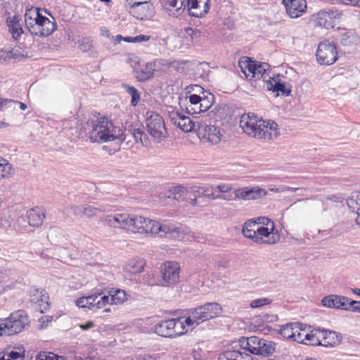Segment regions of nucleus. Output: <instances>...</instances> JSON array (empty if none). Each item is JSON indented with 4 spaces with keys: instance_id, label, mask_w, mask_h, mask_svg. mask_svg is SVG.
I'll return each instance as SVG.
<instances>
[{
    "instance_id": "1",
    "label": "nucleus",
    "mask_w": 360,
    "mask_h": 360,
    "mask_svg": "<svg viewBox=\"0 0 360 360\" xmlns=\"http://www.w3.org/2000/svg\"><path fill=\"white\" fill-rule=\"evenodd\" d=\"M239 126L250 137L266 142L280 136L277 123L259 119L252 113H245L240 119Z\"/></svg>"
},
{
    "instance_id": "2",
    "label": "nucleus",
    "mask_w": 360,
    "mask_h": 360,
    "mask_svg": "<svg viewBox=\"0 0 360 360\" xmlns=\"http://www.w3.org/2000/svg\"><path fill=\"white\" fill-rule=\"evenodd\" d=\"M131 232L151 234L161 233V236L169 235V237L180 239L187 233V230L176 224H160L159 222L148 218L132 214Z\"/></svg>"
},
{
    "instance_id": "3",
    "label": "nucleus",
    "mask_w": 360,
    "mask_h": 360,
    "mask_svg": "<svg viewBox=\"0 0 360 360\" xmlns=\"http://www.w3.org/2000/svg\"><path fill=\"white\" fill-rule=\"evenodd\" d=\"M91 142L103 143L119 139L124 141L122 134H116V128L106 117L88 121L85 127Z\"/></svg>"
},
{
    "instance_id": "4",
    "label": "nucleus",
    "mask_w": 360,
    "mask_h": 360,
    "mask_svg": "<svg viewBox=\"0 0 360 360\" xmlns=\"http://www.w3.org/2000/svg\"><path fill=\"white\" fill-rule=\"evenodd\" d=\"M25 23L29 32L38 37H48L57 28L54 20L44 16L38 8H31L25 13ZM53 20L54 18L51 17Z\"/></svg>"
},
{
    "instance_id": "5",
    "label": "nucleus",
    "mask_w": 360,
    "mask_h": 360,
    "mask_svg": "<svg viewBox=\"0 0 360 360\" xmlns=\"http://www.w3.org/2000/svg\"><path fill=\"white\" fill-rule=\"evenodd\" d=\"M221 311L222 309L218 303H206L195 309H191L188 312V316L184 318V321L188 330L195 328L204 321L218 316Z\"/></svg>"
},
{
    "instance_id": "6",
    "label": "nucleus",
    "mask_w": 360,
    "mask_h": 360,
    "mask_svg": "<svg viewBox=\"0 0 360 360\" xmlns=\"http://www.w3.org/2000/svg\"><path fill=\"white\" fill-rule=\"evenodd\" d=\"M210 0H165V5L177 12L188 8L191 15L200 18L207 13Z\"/></svg>"
},
{
    "instance_id": "7",
    "label": "nucleus",
    "mask_w": 360,
    "mask_h": 360,
    "mask_svg": "<svg viewBox=\"0 0 360 360\" xmlns=\"http://www.w3.org/2000/svg\"><path fill=\"white\" fill-rule=\"evenodd\" d=\"M155 332L165 338H176L188 332L184 317L164 320L155 326Z\"/></svg>"
},
{
    "instance_id": "8",
    "label": "nucleus",
    "mask_w": 360,
    "mask_h": 360,
    "mask_svg": "<svg viewBox=\"0 0 360 360\" xmlns=\"http://www.w3.org/2000/svg\"><path fill=\"white\" fill-rule=\"evenodd\" d=\"M146 126L148 133L156 143H160L168 136L163 118L155 112H146Z\"/></svg>"
},
{
    "instance_id": "9",
    "label": "nucleus",
    "mask_w": 360,
    "mask_h": 360,
    "mask_svg": "<svg viewBox=\"0 0 360 360\" xmlns=\"http://www.w3.org/2000/svg\"><path fill=\"white\" fill-rule=\"evenodd\" d=\"M28 325V318L25 311L22 310L15 311L4 319L1 320L4 333L12 335L20 333Z\"/></svg>"
},
{
    "instance_id": "10",
    "label": "nucleus",
    "mask_w": 360,
    "mask_h": 360,
    "mask_svg": "<svg viewBox=\"0 0 360 360\" xmlns=\"http://www.w3.org/2000/svg\"><path fill=\"white\" fill-rule=\"evenodd\" d=\"M316 56L321 65H332L338 59L336 46L333 42L325 40L319 44Z\"/></svg>"
},
{
    "instance_id": "11",
    "label": "nucleus",
    "mask_w": 360,
    "mask_h": 360,
    "mask_svg": "<svg viewBox=\"0 0 360 360\" xmlns=\"http://www.w3.org/2000/svg\"><path fill=\"white\" fill-rule=\"evenodd\" d=\"M341 16L342 13L335 8L322 10L314 15V23L316 26L328 30L334 27Z\"/></svg>"
},
{
    "instance_id": "12",
    "label": "nucleus",
    "mask_w": 360,
    "mask_h": 360,
    "mask_svg": "<svg viewBox=\"0 0 360 360\" xmlns=\"http://www.w3.org/2000/svg\"><path fill=\"white\" fill-rule=\"evenodd\" d=\"M103 294V292H96L89 296L80 297L77 300L76 305L82 308L101 309L109 302L108 296H105V294L101 296Z\"/></svg>"
},
{
    "instance_id": "13",
    "label": "nucleus",
    "mask_w": 360,
    "mask_h": 360,
    "mask_svg": "<svg viewBox=\"0 0 360 360\" xmlns=\"http://www.w3.org/2000/svg\"><path fill=\"white\" fill-rule=\"evenodd\" d=\"M256 231L257 233L255 243L274 245L280 240V235L275 228L274 223L269 226L258 227Z\"/></svg>"
},
{
    "instance_id": "14",
    "label": "nucleus",
    "mask_w": 360,
    "mask_h": 360,
    "mask_svg": "<svg viewBox=\"0 0 360 360\" xmlns=\"http://www.w3.org/2000/svg\"><path fill=\"white\" fill-rule=\"evenodd\" d=\"M169 118L172 124L184 132L197 131L198 123H195L189 117L178 110H172L169 112Z\"/></svg>"
},
{
    "instance_id": "15",
    "label": "nucleus",
    "mask_w": 360,
    "mask_h": 360,
    "mask_svg": "<svg viewBox=\"0 0 360 360\" xmlns=\"http://www.w3.org/2000/svg\"><path fill=\"white\" fill-rule=\"evenodd\" d=\"M161 273L162 285H174L179 280L180 266L174 262H167L163 264Z\"/></svg>"
},
{
    "instance_id": "16",
    "label": "nucleus",
    "mask_w": 360,
    "mask_h": 360,
    "mask_svg": "<svg viewBox=\"0 0 360 360\" xmlns=\"http://www.w3.org/2000/svg\"><path fill=\"white\" fill-rule=\"evenodd\" d=\"M297 331L294 342L312 346L318 343L316 328L311 329L310 326L297 322Z\"/></svg>"
},
{
    "instance_id": "17",
    "label": "nucleus",
    "mask_w": 360,
    "mask_h": 360,
    "mask_svg": "<svg viewBox=\"0 0 360 360\" xmlns=\"http://www.w3.org/2000/svg\"><path fill=\"white\" fill-rule=\"evenodd\" d=\"M234 200H251L263 198L267 195V191L259 186L243 187L233 191ZM233 198H231L232 200Z\"/></svg>"
},
{
    "instance_id": "18",
    "label": "nucleus",
    "mask_w": 360,
    "mask_h": 360,
    "mask_svg": "<svg viewBox=\"0 0 360 360\" xmlns=\"http://www.w3.org/2000/svg\"><path fill=\"white\" fill-rule=\"evenodd\" d=\"M318 343L315 346L334 347L340 343L342 337L333 330L316 328Z\"/></svg>"
},
{
    "instance_id": "19",
    "label": "nucleus",
    "mask_w": 360,
    "mask_h": 360,
    "mask_svg": "<svg viewBox=\"0 0 360 360\" xmlns=\"http://www.w3.org/2000/svg\"><path fill=\"white\" fill-rule=\"evenodd\" d=\"M129 13L135 18L140 20H148L151 19L155 13V7L151 1L143 4H138L134 6L127 8Z\"/></svg>"
},
{
    "instance_id": "20",
    "label": "nucleus",
    "mask_w": 360,
    "mask_h": 360,
    "mask_svg": "<svg viewBox=\"0 0 360 360\" xmlns=\"http://www.w3.org/2000/svg\"><path fill=\"white\" fill-rule=\"evenodd\" d=\"M171 195L168 198H172L178 201H186L192 206H196L198 195L194 190H188L184 186H179L174 187L171 191Z\"/></svg>"
},
{
    "instance_id": "21",
    "label": "nucleus",
    "mask_w": 360,
    "mask_h": 360,
    "mask_svg": "<svg viewBox=\"0 0 360 360\" xmlns=\"http://www.w3.org/2000/svg\"><path fill=\"white\" fill-rule=\"evenodd\" d=\"M30 301L37 311L44 313L49 308V297L43 290L32 286L30 289Z\"/></svg>"
},
{
    "instance_id": "22",
    "label": "nucleus",
    "mask_w": 360,
    "mask_h": 360,
    "mask_svg": "<svg viewBox=\"0 0 360 360\" xmlns=\"http://www.w3.org/2000/svg\"><path fill=\"white\" fill-rule=\"evenodd\" d=\"M197 131L204 139L212 145L218 144L221 141V134L219 127L198 123Z\"/></svg>"
},
{
    "instance_id": "23",
    "label": "nucleus",
    "mask_w": 360,
    "mask_h": 360,
    "mask_svg": "<svg viewBox=\"0 0 360 360\" xmlns=\"http://www.w3.org/2000/svg\"><path fill=\"white\" fill-rule=\"evenodd\" d=\"M70 209L75 216L79 217H86L88 218L95 216L98 212H105L110 210L105 206L95 207L90 205H71Z\"/></svg>"
},
{
    "instance_id": "24",
    "label": "nucleus",
    "mask_w": 360,
    "mask_h": 360,
    "mask_svg": "<svg viewBox=\"0 0 360 360\" xmlns=\"http://www.w3.org/2000/svg\"><path fill=\"white\" fill-rule=\"evenodd\" d=\"M288 15L292 18H296L302 15L307 9L305 0H283Z\"/></svg>"
},
{
    "instance_id": "25",
    "label": "nucleus",
    "mask_w": 360,
    "mask_h": 360,
    "mask_svg": "<svg viewBox=\"0 0 360 360\" xmlns=\"http://www.w3.org/2000/svg\"><path fill=\"white\" fill-rule=\"evenodd\" d=\"M351 300L341 295H330L323 297L322 304L328 307L349 310Z\"/></svg>"
},
{
    "instance_id": "26",
    "label": "nucleus",
    "mask_w": 360,
    "mask_h": 360,
    "mask_svg": "<svg viewBox=\"0 0 360 360\" xmlns=\"http://www.w3.org/2000/svg\"><path fill=\"white\" fill-rule=\"evenodd\" d=\"M262 339L257 336L241 337L238 339V345L243 349L257 355L261 345Z\"/></svg>"
},
{
    "instance_id": "27",
    "label": "nucleus",
    "mask_w": 360,
    "mask_h": 360,
    "mask_svg": "<svg viewBox=\"0 0 360 360\" xmlns=\"http://www.w3.org/2000/svg\"><path fill=\"white\" fill-rule=\"evenodd\" d=\"M46 217V211L42 207H36L27 212V219L30 226L39 227L42 224Z\"/></svg>"
},
{
    "instance_id": "28",
    "label": "nucleus",
    "mask_w": 360,
    "mask_h": 360,
    "mask_svg": "<svg viewBox=\"0 0 360 360\" xmlns=\"http://www.w3.org/2000/svg\"><path fill=\"white\" fill-rule=\"evenodd\" d=\"M264 86L269 91L281 92L283 95L288 96L290 93V91L286 89L284 82H281L280 75L269 77V79L266 81Z\"/></svg>"
},
{
    "instance_id": "29",
    "label": "nucleus",
    "mask_w": 360,
    "mask_h": 360,
    "mask_svg": "<svg viewBox=\"0 0 360 360\" xmlns=\"http://www.w3.org/2000/svg\"><path fill=\"white\" fill-rule=\"evenodd\" d=\"M338 37L342 45H349L359 41V37L354 30H347L346 28H338Z\"/></svg>"
},
{
    "instance_id": "30",
    "label": "nucleus",
    "mask_w": 360,
    "mask_h": 360,
    "mask_svg": "<svg viewBox=\"0 0 360 360\" xmlns=\"http://www.w3.org/2000/svg\"><path fill=\"white\" fill-rule=\"evenodd\" d=\"M182 36L186 39L185 46L190 47L196 42L200 37L201 32L199 30L193 29L191 27L184 28L181 32Z\"/></svg>"
},
{
    "instance_id": "31",
    "label": "nucleus",
    "mask_w": 360,
    "mask_h": 360,
    "mask_svg": "<svg viewBox=\"0 0 360 360\" xmlns=\"http://www.w3.org/2000/svg\"><path fill=\"white\" fill-rule=\"evenodd\" d=\"M6 22L13 38L18 39L23 32L18 17L16 15L9 17L7 18Z\"/></svg>"
},
{
    "instance_id": "32",
    "label": "nucleus",
    "mask_w": 360,
    "mask_h": 360,
    "mask_svg": "<svg viewBox=\"0 0 360 360\" xmlns=\"http://www.w3.org/2000/svg\"><path fill=\"white\" fill-rule=\"evenodd\" d=\"M109 302L107 304H120L127 301V294L121 289H111L108 290Z\"/></svg>"
},
{
    "instance_id": "33",
    "label": "nucleus",
    "mask_w": 360,
    "mask_h": 360,
    "mask_svg": "<svg viewBox=\"0 0 360 360\" xmlns=\"http://www.w3.org/2000/svg\"><path fill=\"white\" fill-rule=\"evenodd\" d=\"M186 98H188V103L186 105V112L188 114L200 113L199 108L200 107L201 95L193 94L186 96Z\"/></svg>"
},
{
    "instance_id": "34",
    "label": "nucleus",
    "mask_w": 360,
    "mask_h": 360,
    "mask_svg": "<svg viewBox=\"0 0 360 360\" xmlns=\"http://www.w3.org/2000/svg\"><path fill=\"white\" fill-rule=\"evenodd\" d=\"M145 262L141 259L134 258L129 260L124 266V271L129 274H139L143 270Z\"/></svg>"
},
{
    "instance_id": "35",
    "label": "nucleus",
    "mask_w": 360,
    "mask_h": 360,
    "mask_svg": "<svg viewBox=\"0 0 360 360\" xmlns=\"http://www.w3.org/2000/svg\"><path fill=\"white\" fill-rule=\"evenodd\" d=\"M219 360H253L252 356L245 352H242L238 350L225 352L219 357Z\"/></svg>"
},
{
    "instance_id": "36",
    "label": "nucleus",
    "mask_w": 360,
    "mask_h": 360,
    "mask_svg": "<svg viewBox=\"0 0 360 360\" xmlns=\"http://www.w3.org/2000/svg\"><path fill=\"white\" fill-rule=\"evenodd\" d=\"M255 61L251 60L249 58L245 57L244 60L239 61V66L241 71L244 73L245 77L250 80L253 79L252 75L255 71Z\"/></svg>"
},
{
    "instance_id": "37",
    "label": "nucleus",
    "mask_w": 360,
    "mask_h": 360,
    "mask_svg": "<svg viewBox=\"0 0 360 360\" xmlns=\"http://www.w3.org/2000/svg\"><path fill=\"white\" fill-rule=\"evenodd\" d=\"M257 228V225L253 222L252 219H248L243 225L242 233L245 238L255 242L257 238V232L256 230Z\"/></svg>"
},
{
    "instance_id": "38",
    "label": "nucleus",
    "mask_w": 360,
    "mask_h": 360,
    "mask_svg": "<svg viewBox=\"0 0 360 360\" xmlns=\"http://www.w3.org/2000/svg\"><path fill=\"white\" fill-rule=\"evenodd\" d=\"M349 208L358 215L356 221L360 224V192L354 193L347 200Z\"/></svg>"
},
{
    "instance_id": "39",
    "label": "nucleus",
    "mask_w": 360,
    "mask_h": 360,
    "mask_svg": "<svg viewBox=\"0 0 360 360\" xmlns=\"http://www.w3.org/2000/svg\"><path fill=\"white\" fill-rule=\"evenodd\" d=\"M155 63H147L146 64H143L140 68V70L137 72V77L139 78V79L144 81L153 77L155 71Z\"/></svg>"
},
{
    "instance_id": "40",
    "label": "nucleus",
    "mask_w": 360,
    "mask_h": 360,
    "mask_svg": "<svg viewBox=\"0 0 360 360\" xmlns=\"http://www.w3.org/2000/svg\"><path fill=\"white\" fill-rule=\"evenodd\" d=\"M276 350V343L262 339L261 345L259 346V349H258V352L257 355H260L263 356H269L274 353Z\"/></svg>"
},
{
    "instance_id": "41",
    "label": "nucleus",
    "mask_w": 360,
    "mask_h": 360,
    "mask_svg": "<svg viewBox=\"0 0 360 360\" xmlns=\"http://www.w3.org/2000/svg\"><path fill=\"white\" fill-rule=\"evenodd\" d=\"M24 357V349H19V351L6 350L0 352V360H23Z\"/></svg>"
},
{
    "instance_id": "42",
    "label": "nucleus",
    "mask_w": 360,
    "mask_h": 360,
    "mask_svg": "<svg viewBox=\"0 0 360 360\" xmlns=\"http://www.w3.org/2000/svg\"><path fill=\"white\" fill-rule=\"evenodd\" d=\"M107 225L114 229H122L123 222V213H116L107 215L105 218Z\"/></svg>"
},
{
    "instance_id": "43",
    "label": "nucleus",
    "mask_w": 360,
    "mask_h": 360,
    "mask_svg": "<svg viewBox=\"0 0 360 360\" xmlns=\"http://www.w3.org/2000/svg\"><path fill=\"white\" fill-rule=\"evenodd\" d=\"M293 330L297 331V322L288 323L283 325L280 328V334L285 338L293 341Z\"/></svg>"
},
{
    "instance_id": "44",
    "label": "nucleus",
    "mask_w": 360,
    "mask_h": 360,
    "mask_svg": "<svg viewBox=\"0 0 360 360\" xmlns=\"http://www.w3.org/2000/svg\"><path fill=\"white\" fill-rule=\"evenodd\" d=\"M122 88L125 90V91L130 95L131 96V104L132 106L135 107L138 105L140 101L141 94L140 92L132 86H130L127 84H123Z\"/></svg>"
},
{
    "instance_id": "45",
    "label": "nucleus",
    "mask_w": 360,
    "mask_h": 360,
    "mask_svg": "<svg viewBox=\"0 0 360 360\" xmlns=\"http://www.w3.org/2000/svg\"><path fill=\"white\" fill-rule=\"evenodd\" d=\"M132 134L136 143H140L143 146H148L150 144V141L143 129L136 128L133 129Z\"/></svg>"
},
{
    "instance_id": "46",
    "label": "nucleus",
    "mask_w": 360,
    "mask_h": 360,
    "mask_svg": "<svg viewBox=\"0 0 360 360\" xmlns=\"http://www.w3.org/2000/svg\"><path fill=\"white\" fill-rule=\"evenodd\" d=\"M214 100V96L209 91H206L203 96H201L200 107L199 108L200 112L208 110L213 105Z\"/></svg>"
},
{
    "instance_id": "47",
    "label": "nucleus",
    "mask_w": 360,
    "mask_h": 360,
    "mask_svg": "<svg viewBox=\"0 0 360 360\" xmlns=\"http://www.w3.org/2000/svg\"><path fill=\"white\" fill-rule=\"evenodd\" d=\"M269 68V65L266 63H255V71L253 72L252 77L255 79H260L263 77L266 70Z\"/></svg>"
},
{
    "instance_id": "48",
    "label": "nucleus",
    "mask_w": 360,
    "mask_h": 360,
    "mask_svg": "<svg viewBox=\"0 0 360 360\" xmlns=\"http://www.w3.org/2000/svg\"><path fill=\"white\" fill-rule=\"evenodd\" d=\"M11 171V165L6 159L0 157V179L8 176Z\"/></svg>"
},
{
    "instance_id": "49",
    "label": "nucleus",
    "mask_w": 360,
    "mask_h": 360,
    "mask_svg": "<svg viewBox=\"0 0 360 360\" xmlns=\"http://www.w3.org/2000/svg\"><path fill=\"white\" fill-rule=\"evenodd\" d=\"M200 189L202 190V191H200V190L194 191L195 192V193L198 195V198H199L200 196V194H202L204 197H207L209 198H212L213 199H215V198H220L218 195H217V196L214 195V193L212 189L202 188ZM221 198L224 200H231L230 198H226V196H221Z\"/></svg>"
},
{
    "instance_id": "50",
    "label": "nucleus",
    "mask_w": 360,
    "mask_h": 360,
    "mask_svg": "<svg viewBox=\"0 0 360 360\" xmlns=\"http://www.w3.org/2000/svg\"><path fill=\"white\" fill-rule=\"evenodd\" d=\"M186 90L187 96L193 94H195L198 95L202 94L203 96L206 93V91H205V89L202 86L197 85V84H191V85L187 86Z\"/></svg>"
},
{
    "instance_id": "51",
    "label": "nucleus",
    "mask_w": 360,
    "mask_h": 360,
    "mask_svg": "<svg viewBox=\"0 0 360 360\" xmlns=\"http://www.w3.org/2000/svg\"><path fill=\"white\" fill-rule=\"evenodd\" d=\"M17 51L15 49H12L10 52L6 53L4 51H0V59L2 58L20 59L24 57L22 54L17 53Z\"/></svg>"
},
{
    "instance_id": "52",
    "label": "nucleus",
    "mask_w": 360,
    "mask_h": 360,
    "mask_svg": "<svg viewBox=\"0 0 360 360\" xmlns=\"http://www.w3.org/2000/svg\"><path fill=\"white\" fill-rule=\"evenodd\" d=\"M253 222L255 223V224L257 225V227L264 226H269L274 222L270 219L269 218H267L266 217H259L255 219H252Z\"/></svg>"
},
{
    "instance_id": "53",
    "label": "nucleus",
    "mask_w": 360,
    "mask_h": 360,
    "mask_svg": "<svg viewBox=\"0 0 360 360\" xmlns=\"http://www.w3.org/2000/svg\"><path fill=\"white\" fill-rule=\"evenodd\" d=\"M131 222L132 214H129L128 213H123V224L122 225V229L131 231Z\"/></svg>"
},
{
    "instance_id": "54",
    "label": "nucleus",
    "mask_w": 360,
    "mask_h": 360,
    "mask_svg": "<svg viewBox=\"0 0 360 360\" xmlns=\"http://www.w3.org/2000/svg\"><path fill=\"white\" fill-rule=\"evenodd\" d=\"M271 303V300L268 298H259L252 300L250 302V307L252 308H257L264 305L269 304Z\"/></svg>"
},
{
    "instance_id": "55",
    "label": "nucleus",
    "mask_w": 360,
    "mask_h": 360,
    "mask_svg": "<svg viewBox=\"0 0 360 360\" xmlns=\"http://www.w3.org/2000/svg\"><path fill=\"white\" fill-rule=\"evenodd\" d=\"M82 51L86 52L92 47V41L89 38H83L79 41Z\"/></svg>"
},
{
    "instance_id": "56",
    "label": "nucleus",
    "mask_w": 360,
    "mask_h": 360,
    "mask_svg": "<svg viewBox=\"0 0 360 360\" xmlns=\"http://www.w3.org/2000/svg\"><path fill=\"white\" fill-rule=\"evenodd\" d=\"M57 355L52 353L41 352L37 357L36 360H55Z\"/></svg>"
},
{
    "instance_id": "57",
    "label": "nucleus",
    "mask_w": 360,
    "mask_h": 360,
    "mask_svg": "<svg viewBox=\"0 0 360 360\" xmlns=\"http://www.w3.org/2000/svg\"><path fill=\"white\" fill-rule=\"evenodd\" d=\"M148 1H151V0H126L125 6L127 8L138 4H143Z\"/></svg>"
},
{
    "instance_id": "58",
    "label": "nucleus",
    "mask_w": 360,
    "mask_h": 360,
    "mask_svg": "<svg viewBox=\"0 0 360 360\" xmlns=\"http://www.w3.org/2000/svg\"><path fill=\"white\" fill-rule=\"evenodd\" d=\"M349 310L360 313V301L351 300Z\"/></svg>"
},
{
    "instance_id": "59",
    "label": "nucleus",
    "mask_w": 360,
    "mask_h": 360,
    "mask_svg": "<svg viewBox=\"0 0 360 360\" xmlns=\"http://www.w3.org/2000/svg\"><path fill=\"white\" fill-rule=\"evenodd\" d=\"M150 37L145 34H139L134 37V43H141L143 41H148Z\"/></svg>"
},
{
    "instance_id": "60",
    "label": "nucleus",
    "mask_w": 360,
    "mask_h": 360,
    "mask_svg": "<svg viewBox=\"0 0 360 360\" xmlns=\"http://www.w3.org/2000/svg\"><path fill=\"white\" fill-rule=\"evenodd\" d=\"M216 189L221 193H228L231 190V187L227 184L219 185L216 187Z\"/></svg>"
},
{
    "instance_id": "61",
    "label": "nucleus",
    "mask_w": 360,
    "mask_h": 360,
    "mask_svg": "<svg viewBox=\"0 0 360 360\" xmlns=\"http://www.w3.org/2000/svg\"><path fill=\"white\" fill-rule=\"evenodd\" d=\"M95 326V323L93 321H88L85 324H80L79 328L83 330H88Z\"/></svg>"
},
{
    "instance_id": "62",
    "label": "nucleus",
    "mask_w": 360,
    "mask_h": 360,
    "mask_svg": "<svg viewBox=\"0 0 360 360\" xmlns=\"http://www.w3.org/2000/svg\"><path fill=\"white\" fill-rule=\"evenodd\" d=\"M7 101H7V103H14L15 105H19V107H20V110H26V109H27V105H26V104H25L24 103H22V102H20V101H13V100H8V99H7Z\"/></svg>"
},
{
    "instance_id": "63",
    "label": "nucleus",
    "mask_w": 360,
    "mask_h": 360,
    "mask_svg": "<svg viewBox=\"0 0 360 360\" xmlns=\"http://www.w3.org/2000/svg\"><path fill=\"white\" fill-rule=\"evenodd\" d=\"M229 264V261L228 259H221L218 261V265L223 268H227Z\"/></svg>"
},
{
    "instance_id": "64",
    "label": "nucleus",
    "mask_w": 360,
    "mask_h": 360,
    "mask_svg": "<svg viewBox=\"0 0 360 360\" xmlns=\"http://www.w3.org/2000/svg\"><path fill=\"white\" fill-rule=\"evenodd\" d=\"M51 319H52V317H51V316H42V317L39 319V321H40L41 322H43V323H44V322H47V323H48V322H50V321H51Z\"/></svg>"
}]
</instances>
